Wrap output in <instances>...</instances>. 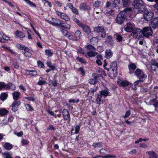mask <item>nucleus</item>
Segmentation results:
<instances>
[{
	"label": "nucleus",
	"mask_w": 158,
	"mask_h": 158,
	"mask_svg": "<svg viewBox=\"0 0 158 158\" xmlns=\"http://www.w3.org/2000/svg\"><path fill=\"white\" fill-rule=\"evenodd\" d=\"M131 8L127 7L123 10L120 11L115 19L116 23L119 24H121L126 19V15L127 12L131 11Z\"/></svg>",
	"instance_id": "obj_1"
},
{
	"label": "nucleus",
	"mask_w": 158,
	"mask_h": 158,
	"mask_svg": "<svg viewBox=\"0 0 158 158\" xmlns=\"http://www.w3.org/2000/svg\"><path fill=\"white\" fill-rule=\"evenodd\" d=\"M134 8L138 10V13H143L146 8L144 3L141 0H135L133 3Z\"/></svg>",
	"instance_id": "obj_2"
},
{
	"label": "nucleus",
	"mask_w": 158,
	"mask_h": 158,
	"mask_svg": "<svg viewBox=\"0 0 158 158\" xmlns=\"http://www.w3.org/2000/svg\"><path fill=\"white\" fill-rule=\"evenodd\" d=\"M135 76L138 77L139 79L144 80L147 77V76L145 74L143 71L139 69H137L135 72Z\"/></svg>",
	"instance_id": "obj_3"
},
{
	"label": "nucleus",
	"mask_w": 158,
	"mask_h": 158,
	"mask_svg": "<svg viewBox=\"0 0 158 158\" xmlns=\"http://www.w3.org/2000/svg\"><path fill=\"white\" fill-rule=\"evenodd\" d=\"M152 28L150 26L145 27L143 29L142 31V35L147 37H148L150 35H151L152 34V31L151 29Z\"/></svg>",
	"instance_id": "obj_4"
},
{
	"label": "nucleus",
	"mask_w": 158,
	"mask_h": 158,
	"mask_svg": "<svg viewBox=\"0 0 158 158\" xmlns=\"http://www.w3.org/2000/svg\"><path fill=\"white\" fill-rule=\"evenodd\" d=\"M144 12V13L143 14V16L144 19L147 21L151 20L153 16L154 13L152 11L146 10L145 9Z\"/></svg>",
	"instance_id": "obj_5"
},
{
	"label": "nucleus",
	"mask_w": 158,
	"mask_h": 158,
	"mask_svg": "<svg viewBox=\"0 0 158 158\" xmlns=\"http://www.w3.org/2000/svg\"><path fill=\"white\" fill-rule=\"evenodd\" d=\"M131 35L135 38L138 39L142 37V31L140 29L136 28L133 31Z\"/></svg>",
	"instance_id": "obj_6"
},
{
	"label": "nucleus",
	"mask_w": 158,
	"mask_h": 158,
	"mask_svg": "<svg viewBox=\"0 0 158 158\" xmlns=\"http://www.w3.org/2000/svg\"><path fill=\"white\" fill-rule=\"evenodd\" d=\"M149 26L153 29H156L158 28V17L154 18L150 22Z\"/></svg>",
	"instance_id": "obj_7"
},
{
	"label": "nucleus",
	"mask_w": 158,
	"mask_h": 158,
	"mask_svg": "<svg viewBox=\"0 0 158 158\" xmlns=\"http://www.w3.org/2000/svg\"><path fill=\"white\" fill-rule=\"evenodd\" d=\"M52 22L49 20H46V21L50 24L53 26H58L59 25L60 21L57 18H52Z\"/></svg>",
	"instance_id": "obj_8"
},
{
	"label": "nucleus",
	"mask_w": 158,
	"mask_h": 158,
	"mask_svg": "<svg viewBox=\"0 0 158 158\" xmlns=\"http://www.w3.org/2000/svg\"><path fill=\"white\" fill-rule=\"evenodd\" d=\"M80 27L87 34H89L91 33L90 27L88 26L85 25L83 23H80Z\"/></svg>",
	"instance_id": "obj_9"
},
{
	"label": "nucleus",
	"mask_w": 158,
	"mask_h": 158,
	"mask_svg": "<svg viewBox=\"0 0 158 158\" xmlns=\"http://www.w3.org/2000/svg\"><path fill=\"white\" fill-rule=\"evenodd\" d=\"M20 103L21 102L20 101H14L11 105L12 110L14 112L17 111Z\"/></svg>",
	"instance_id": "obj_10"
},
{
	"label": "nucleus",
	"mask_w": 158,
	"mask_h": 158,
	"mask_svg": "<svg viewBox=\"0 0 158 158\" xmlns=\"http://www.w3.org/2000/svg\"><path fill=\"white\" fill-rule=\"evenodd\" d=\"M62 115H63L64 119V120H68L69 122L70 120V115L69 112L66 109H64L62 111Z\"/></svg>",
	"instance_id": "obj_11"
},
{
	"label": "nucleus",
	"mask_w": 158,
	"mask_h": 158,
	"mask_svg": "<svg viewBox=\"0 0 158 158\" xmlns=\"http://www.w3.org/2000/svg\"><path fill=\"white\" fill-rule=\"evenodd\" d=\"M135 26L131 23H129L127 24V26L125 29V30L127 32H131L133 31L135 28Z\"/></svg>",
	"instance_id": "obj_12"
},
{
	"label": "nucleus",
	"mask_w": 158,
	"mask_h": 158,
	"mask_svg": "<svg viewBox=\"0 0 158 158\" xmlns=\"http://www.w3.org/2000/svg\"><path fill=\"white\" fill-rule=\"evenodd\" d=\"M93 76L94 77L93 79H90L89 81L91 84H95L97 82L98 78L99 77L98 74H93Z\"/></svg>",
	"instance_id": "obj_13"
},
{
	"label": "nucleus",
	"mask_w": 158,
	"mask_h": 158,
	"mask_svg": "<svg viewBox=\"0 0 158 158\" xmlns=\"http://www.w3.org/2000/svg\"><path fill=\"white\" fill-rule=\"evenodd\" d=\"M110 67L113 71L114 74V75H116L117 73V64L116 62L114 61L111 63Z\"/></svg>",
	"instance_id": "obj_14"
},
{
	"label": "nucleus",
	"mask_w": 158,
	"mask_h": 158,
	"mask_svg": "<svg viewBox=\"0 0 158 158\" xmlns=\"http://www.w3.org/2000/svg\"><path fill=\"white\" fill-rule=\"evenodd\" d=\"M106 42L111 46H113L114 44V40L112 36L107 37L106 39Z\"/></svg>",
	"instance_id": "obj_15"
},
{
	"label": "nucleus",
	"mask_w": 158,
	"mask_h": 158,
	"mask_svg": "<svg viewBox=\"0 0 158 158\" xmlns=\"http://www.w3.org/2000/svg\"><path fill=\"white\" fill-rule=\"evenodd\" d=\"M80 9L81 10H90L89 7L85 3H82L80 4L79 7Z\"/></svg>",
	"instance_id": "obj_16"
},
{
	"label": "nucleus",
	"mask_w": 158,
	"mask_h": 158,
	"mask_svg": "<svg viewBox=\"0 0 158 158\" xmlns=\"http://www.w3.org/2000/svg\"><path fill=\"white\" fill-rule=\"evenodd\" d=\"M118 84L121 86L125 87L128 85L129 83L127 81L124 80L121 81L120 80L117 81Z\"/></svg>",
	"instance_id": "obj_17"
},
{
	"label": "nucleus",
	"mask_w": 158,
	"mask_h": 158,
	"mask_svg": "<svg viewBox=\"0 0 158 158\" xmlns=\"http://www.w3.org/2000/svg\"><path fill=\"white\" fill-rule=\"evenodd\" d=\"M149 104L151 105H153L155 107H158V101L156 99L154 98L151 100L149 102Z\"/></svg>",
	"instance_id": "obj_18"
},
{
	"label": "nucleus",
	"mask_w": 158,
	"mask_h": 158,
	"mask_svg": "<svg viewBox=\"0 0 158 158\" xmlns=\"http://www.w3.org/2000/svg\"><path fill=\"white\" fill-rule=\"evenodd\" d=\"M60 31L64 36L67 37L69 39H71V38H70L71 36L70 35V34L67 30L62 29Z\"/></svg>",
	"instance_id": "obj_19"
},
{
	"label": "nucleus",
	"mask_w": 158,
	"mask_h": 158,
	"mask_svg": "<svg viewBox=\"0 0 158 158\" xmlns=\"http://www.w3.org/2000/svg\"><path fill=\"white\" fill-rule=\"evenodd\" d=\"M155 67L158 68V63L156 62H154L151 65V69L152 70L156 71V69Z\"/></svg>",
	"instance_id": "obj_20"
},
{
	"label": "nucleus",
	"mask_w": 158,
	"mask_h": 158,
	"mask_svg": "<svg viewBox=\"0 0 158 158\" xmlns=\"http://www.w3.org/2000/svg\"><path fill=\"white\" fill-rule=\"evenodd\" d=\"M113 54L110 50H106L105 53V57L107 59H109L112 56Z\"/></svg>",
	"instance_id": "obj_21"
},
{
	"label": "nucleus",
	"mask_w": 158,
	"mask_h": 158,
	"mask_svg": "<svg viewBox=\"0 0 158 158\" xmlns=\"http://www.w3.org/2000/svg\"><path fill=\"white\" fill-rule=\"evenodd\" d=\"M94 31L97 33H101L104 30V28L103 27L98 26L94 28Z\"/></svg>",
	"instance_id": "obj_22"
},
{
	"label": "nucleus",
	"mask_w": 158,
	"mask_h": 158,
	"mask_svg": "<svg viewBox=\"0 0 158 158\" xmlns=\"http://www.w3.org/2000/svg\"><path fill=\"white\" fill-rule=\"evenodd\" d=\"M20 96L19 93L18 92H15L13 94V96L15 101H17Z\"/></svg>",
	"instance_id": "obj_23"
},
{
	"label": "nucleus",
	"mask_w": 158,
	"mask_h": 158,
	"mask_svg": "<svg viewBox=\"0 0 158 158\" xmlns=\"http://www.w3.org/2000/svg\"><path fill=\"white\" fill-rule=\"evenodd\" d=\"M120 4V0H114L113 2L112 5L114 7L117 8L119 7Z\"/></svg>",
	"instance_id": "obj_24"
},
{
	"label": "nucleus",
	"mask_w": 158,
	"mask_h": 158,
	"mask_svg": "<svg viewBox=\"0 0 158 158\" xmlns=\"http://www.w3.org/2000/svg\"><path fill=\"white\" fill-rule=\"evenodd\" d=\"M59 26L60 27H61L65 28H67L68 29H69L70 28V27L69 25L68 24H64L61 21L60 22V23Z\"/></svg>",
	"instance_id": "obj_25"
},
{
	"label": "nucleus",
	"mask_w": 158,
	"mask_h": 158,
	"mask_svg": "<svg viewBox=\"0 0 158 158\" xmlns=\"http://www.w3.org/2000/svg\"><path fill=\"white\" fill-rule=\"evenodd\" d=\"M4 148L7 150L11 149L12 148V144L10 143H6L4 145Z\"/></svg>",
	"instance_id": "obj_26"
},
{
	"label": "nucleus",
	"mask_w": 158,
	"mask_h": 158,
	"mask_svg": "<svg viewBox=\"0 0 158 158\" xmlns=\"http://www.w3.org/2000/svg\"><path fill=\"white\" fill-rule=\"evenodd\" d=\"M9 87L8 85H5L4 83L3 82H0V90H1L3 89H8Z\"/></svg>",
	"instance_id": "obj_27"
},
{
	"label": "nucleus",
	"mask_w": 158,
	"mask_h": 158,
	"mask_svg": "<svg viewBox=\"0 0 158 158\" xmlns=\"http://www.w3.org/2000/svg\"><path fill=\"white\" fill-rule=\"evenodd\" d=\"M128 67L129 70H134L136 68V65L135 64L132 63H131L129 64Z\"/></svg>",
	"instance_id": "obj_28"
},
{
	"label": "nucleus",
	"mask_w": 158,
	"mask_h": 158,
	"mask_svg": "<svg viewBox=\"0 0 158 158\" xmlns=\"http://www.w3.org/2000/svg\"><path fill=\"white\" fill-rule=\"evenodd\" d=\"M150 157L149 158H158L156 154L153 152H147Z\"/></svg>",
	"instance_id": "obj_29"
},
{
	"label": "nucleus",
	"mask_w": 158,
	"mask_h": 158,
	"mask_svg": "<svg viewBox=\"0 0 158 158\" xmlns=\"http://www.w3.org/2000/svg\"><path fill=\"white\" fill-rule=\"evenodd\" d=\"M100 94L102 95H103L105 97H106L109 94V92L108 90H102L100 91Z\"/></svg>",
	"instance_id": "obj_30"
},
{
	"label": "nucleus",
	"mask_w": 158,
	"mask_h": 158,
	"mask_svg": "<svg viewBox=\"0 0 158 158\" xmlns=\"http://www.w3.org/2000/svg\"><path fill=\"white\" fill-rule=\"evenodd\" d=\"M114 36L118 42H120L122 40V37L119 34H116L114 35Z\"/></svg>",
	"instance_id": "obj_31"
},
{
	"label": "nucleus",
	"mask_w": 158,
	"mask_h": 158,
	"mask_svg": "<svg viewBox=\"0 0 158 158\" xmlns=\"http://www.w3.org/2000/svg\"><path fill=\"white\" fill-rule=\"evenodd\" d=\"M15 33L16 35L19 37L23 38L25 36V35L21 31H17Z\"/></svg>",
	"instance_id": "obj_32"
},
{
	"label": "nucleus",
	"mask_w": 158,
	"mask_h": 158,
	"mask_svg": "<svg viewBox=\"0 0 158 158\" xmlns=\"http://www.w3.org/2000/svg\"><path fill=\"white\" fill-rule=\"evenodd\" d=\"M27 72L28 73V74L33 76H35L37 74V72L35 70H27Z\"/></svg>",
	"instance_id": "obj_33"
},
{
	"label": "nucleus",
	"mask_w": 158,
	"mask_h": 158,
	"mask_svg": "<svg viewBox=\"0 0 158 158\" xmlns=\"http://www.w3.org/2000/svg\"><path fill=\"white\" fill-rule=\"evenodd\" d=\"M81 36V33L79 30H77L75 33V36L77 40H78L80 38Z\"/></svg>",
	"instance_id": "obj_34"
},
{
	"label": "nucleus",
	"mask_w": 158,
	"mask_h": 158,
	"mask_svg": "<svg viewBox=\"0 0 158 158\" xmlns=\"http://www.w3.org/2000/svg\"><path fill=\"white\" fill-rule=\"evenodd\" d=\"M8 113V111L5 109H1L0 110V115L4 116Z\"/></svg>",
	"instance_id": "obj_35"
},
{
	"label": "nucleus",
	"mask_w": 158,
	"mask_h": 158,
	"mask_svg": "<svg viewBox=\"0 0 158 158\" xmlns=\"http://www.w3.org/2000/svg\"><path fill=\"white\" fill-rule=\"evenodd\" d=\"M131 0H122L123 6L124 7H127L130 3Z\"/></svg>",
	"instance_id": "obj_36"
},
{
	"label": "nucleus",
	"mask_w": 158,
	"mask_h": 158,
	"mask_svg": "<svg viewBox=\"0 0 158 158\" xmlns=\"http://www.w3.org/2000/svg\"><path fill=\"white\" fill-rule=\"evenodd\" d=\"M2 47L3 48L6 49L8 51L10 52H11L12 54H13L14 55H16V53L15 52H14L10 48L4 46H2Z\"/></svg>",
	"instance_id": "obj_37"
},
{
	"label": "nucleus",
	"mask_w": 158,
	"mask_h": 158,
	"mask_svg": "<svg viewBox=\"0 0 158 158\" xmlns=\"http://www.w3.org/2000/svg\"><path fill=\"white\" fill-rule=\"evenodd\" d=\"M97 52H95L89 51L87 53V55L89 57L94 56L97 55Z\"/></svg>",
	"instance_id": "obj_38"
},
{
	"label": "nucleus",
	"mask_w": 158,
	"mask_h": 158,
	"mask_svg": "<svg viewBox=\"0 0 158 158\" xmlns=\"http://www.w3.org/2000/svg\"><path fill=\"white\" fill-rule=\"evenodd\" d=\"M45 52V55L48 56H51L53 54V52L50 50H46Z\"/></svg>",
	"instance_id": "obj_39"
},
{
	"label": "nucleus",
	"mask_w": 158,
	"mask_h": 158,
	"mask_svg": "<svg viewBox=\"0 0 158 158\" xmlns=\"http://www.w3.org/2000/svg\"><path fill=\"white\" fill-rule=\"evenodd\" d=\"M102 144V143H94L92 144V146L94 148H100Z\"/></svg>",
	"instance_id": "obj_40"
},
{
	"label": "nucleus",
	"mask_w": 158,
	"mask_h": 158,
	"mask_svg": "<svg viewBox=\"0 0 158 158\" xmlns=\"http://www.w3.org/2000/svg\"><path fill=\"white\" fill-rule=\"evenodd\" d=\"M85 48L91 51L95 50L96 49L95 47L90 44L86 46Z\"/></svg>",
	"instance_id": "obj_41"
},
{
	"label": "nucleus",
	"mask_w": 158,
	"mask_h": 158,
	"mask_svg": "<svg viewBox=\"0 0 158 158\" xmlns=\"http://www.w3.org/2000/svg\"><path fill=\"white\" fill-rule=\"evenodd\" d=\"M7 94L5 93H3L1 94L0 96L1 99L3 101L6 99L7 97Z\"/></svg>",
	"instance_id": "obj_42"
},
{
	"label": "nucleus",
	"mask_w": 158,
	"mask_h": 158,
	"mask_svg": "<svg viewBox=\"0 0 158 158\" xmlns=\"http://www.w3.org/2000/svg\"><path fill=\"white\" fill-rule=\"evenodd\" d=\"M16 47L19 49L22 50L25 47V46L20 44H16Z\"/></svg>",
	"instance_id": "obj_43"
},
{
	"label": "nucleus",
	"mask_w": 158,
	"mask_h": 158,
	"mask_svg": "<svg viewBox=\"0 0 158 158\" xmlns=\"http://www.w3.org/2000/svg\"><path fill=\"white\" fill-rule=\"evenodd\" d=\"M80 127L79 125H76L75 128V131L73 133V132H72V134H75L78 133L79 132V131L80 130Z\"/></svg>",
	"instance_id": "obj_44"
},
{
	"label": "nucleus",
	"mask_w": 158,
	"mask_h": 158,
	"mask_svg": "<svg viewBox=\"0 0 158 158\" xmlns=\"http://www.w3.org/2000/svg\"><path fill=\"white\" fill-rule=\"evenodd\" d=\"M102 95L100 94L98 95L96 99V101L97 103L100 104V102L101 101V99L102 98Z\"/></svg>",
	"instance_id": "obj_45"
},
{
	"label": "nucleus",
	"mask_w": 158,
	"mask_h": 158,
	"mask_svg": "<svg viewBox=\"0 0 158 158\" xmlns=\"http://www.w3.org/2000/svg\"><path fill=\"white\" fill-rule=\"evenodd\" d=\"M25 106L28 110L32 111L33 110V108L29 104H27L25 105Z\"/></svg>",
	"instance_id": "obj_46"
},
{
	"label": "nucleus",
	"mask_w": 158,
	"mask_h": 158,
	"mask_svg": "<svg viewBox=\"0 0 158 158\" xmlns=\"http://www.w3.org/2000/svg\"><path fill=\"white\" fill-rule=\"evenodd\" d=\"M100 4V2L99 1H96L95 2L94 4H93L94 7L96 8L98 7Z\"/></svg>",
	"instance_id": "obj_47"
},
{
	"label": "nucleus",
	"mask_w": 158,
	"mask_h": 158,
	"mask_svg": "<svg viewBox=\"0 0 158 158\" xmlns=\"http://www.w3.org/2000/svg\"><path fill=\"white\" fill-rule=\"evenodd\" d=\"M13 65L14 68L15 69H18L19 67V64L17 63L16 60H15L14 61Z\"/></svg>",
	"instance_id": "obj_48"
},
{
	"label": "nucleus",
	"mask_w": 158,
	"mask_h": 158,
	"mask_svg": "<svg viewBox=\"0 0 158 158\" xmlns=\"http://www.w3.org/2000/svg\"><path fill=\"white\" fill-rule=\"evenodd\" d=\"M10 89L12 90H14L15 89V85L12 83H10L9 85V87L7 89Z\"/></svg>",
	"instance_id": "obj_49"
},
{
	"label": "nucleus",
	"mask_w": 158,
	"mask_h": 158,
	"mask_svg": "<svg viewBox=\"0 0 158 158\" xmlns=\"http://www.w3.org/2000/svg\"><path fill=\"white\" fill-rule=\"evenodd\" d=\"M2 38L4 40V43L6 42V41L10 39V38L9 37L6 36V35L4 34H3L2 35Z\"/></svg>",
	"instance_id": "obj_50"
},
{
	"label": "nucleus",
	"mask_w": 158,
	"mask_h": 158,
	"mask_svg": "<svg viewBox=\"0 0 158 158\" xmlns=\"http://www.w3.org/2000/svg\"><path fill=\"white\" fill-rule=\"evenodd\" d=\"M116 156L114 155H108L105 156H102V157L103 158H114Z\"/></svg>",
	"instance_id": "obj_51"
},
{
	"label": "nucleus",
	"mask_w": 158,
	"mask_h": 158,
	"mask_svg": "<svg viewBox=\"0 0 158 158\" xmlns=\"http://www.w3.org/2000/svg\"><path fill=\"white\" fill-rule=\"evenodd\" d=\"M37 64L38 66L40 68H43L44 67V64L40 60L38 61Z\"/></svg>",
	"instance_id": "obj_52"
},
{
	"label": "nucleus",
	"mask_w": 158,
	"mask_h": 158,
	"mask_svg": "<svg viewBox=\"0 0 158 158\" xmlns=\"http://www.w3.org/2000/svg\"><path fill=\"white\" fill-rule=\"evenodd\" d=\"M106 151L107 150L106 149L102 148L100 150L99 152L102 155H104L105 154L106 152Z\"/></svg>",
	"instance_id": "obj_53"
},
{
	"label": "nucleus",
	"mask_w": 158,
	"mask_h": 158,
	"mask_svg": "<svg viewBox=\"0 0 158 158\" xmlns=\"http://www.w3.org/2000/svg\"><path fill=\"white\" fill-rule=\"evenodd\" d=\"M72 12L77 15H78L79 14V13L78 11V10L76 8H73L72 10Z\"/></svg>",
	"instance_id": "obj_54"
},
{
	"label": "nucleus",
	"mask_w": 158,
	"mask_h": 158,
	"mask_svg": "<svg viewBox=\"0 0 158 158\" xmlns=\"http://www.w3.org/2000/svg\"><path fill=\"white\" fill-rule=\"evenodd\" d=\"M143 80H142V79H139V80H137L136 81H135V82L134 83V86H136L137 85L139 82H142L143 81Z\"/></svg>",
	"instance_id": "obj_55"
},
{
	"label": "nucleus",
	"mask_w": 158,
	"mask_h": 158,
	"mask_svg": "<svg viewBox=\"0 0 158 158\" xmlns=\"http://www.w3.org/2000/svg\"><path fill=\"white\" fill-rule=\"evenodd\" d=\"M25 98L27 99L28 100L31 101H34L35 100V99L33 97H25Z\"/></svg>",
	"instance_id": "obj_56"
},
{
	"label": "nucleus",
	"mask_w": 158,
	"mask_h": 158,
	"mask_svg": "<svg viewBox=\"0 0 158 158\" xmlns=\"http://www.w3.org/2000/svg\"><path fill=\"white\" fill-rule=\"evenodd\" d=\"M131 114V112L130 110L127 111L125 113L124 116V118H126L128 117Z\"/></svg>",
	"instance_id": "obj_57"
},
{
	"label": "nucleus",
	"mask_w": 158,
	"mask_h": 158,
	"mask_svg": "<svg viewBox=\"0 0 158 158\" xmlns=\"http://www.w3.org/2000/svg\"><path fill=\"white\" fill-rule=\"evenodd\" d=\"M101 36L102 38H105L106 36V33L105 31V30H104L102 32H101Z\"/></svg>",
	"instance_id": "obj_58"
},
{
	"label": "nucleus",
	"mask_w": 158,
	"mask_h": 158,
	"mask_svg": "<svg viewBox=\"0 0 158 158\" xmlns=\"http://www.w3.org/2000/svg\"><path fill=\"white\" fill-rule=\"evenodd\" d=\"M29 142L27 140L23 139L22 140V143L23 145H26Z\"/></svg>",
	"instance_id": "obj_59"
},
{
	"label": "nucleus",
	"mask_w": 158,
	"mask_h": 158,
	"mask_svg": "<svg viewBox=\"0 0 158 158\" xmlns=\"http://www.w3.org/2000/svg\"><path fill=\"white\" fill-rule=\"evenodd\" d=\"M24 55L27 57H31V54L29 52H24Z\"/></svg>",
	"instance_id": "obj_60"
},
{
	"label": "nucleus",
	"mask_w": 158,
	"mask_h": 158,
	"mask_svg": "<svg viewBox=\"0 0 158 158\" xmlns=\"http://www.w3.org/2000/svg\"><path fill=\"white\" fill-rule=\"evenodd\" d=\"M46 83L45 81H43L42 80H40L38 82V84L39 85H44Z\"/></svg>",
	"instance_id": "obj_61"
},
{
	"label": "nucleus",
	"mask_w": 158,
	"mask_h": 158,
	"mask_svg": "<svg viewBox=\"0 0 158 158\" xmlns=\"http://www.w3.org/2000/svg\"><path fill=\"white\" fill-rule=\"evenodd\" d=\"M156 4L153 6L155 9L158 10V0H156L155 2Z\"/></svg>",
	"instance_id": "obj_62"
},
{
	"label": "nucleus",
	"mask_w": 158,
	"mask_h": 158,
	"mask_svg": "<svg viewBox=\"0 0 158 158\" xmlns=\"http://www.w3.org/2000/svg\"><path fill=\"white\" fill-rule=\"evenodd\" d=\"M147 89L144 87H142L140 88V90L141 92L145 93L147 91Z\"/></svg>",
	"instance_id": "obj_63"
},
{
	"label": "nucleus",
	"mask_w": 158,
	"mask_h": 158,
	"mask_svg": "<svg viewBox=\"0 0 158 158\" xmlns=\"http://www.w3.org/2000/svg\"><path fill=\"white\" fill-rule=\"evenodd\" d=\"M67 6H68L71 10L74 8L73 5L71 3H69L67 4Z\"/></svg>",
	"instance_id": "obj_64"
}]
</instances>
